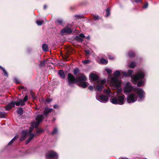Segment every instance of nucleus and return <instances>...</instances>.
I'll return each mask as SVG.
<instances>
[{
  "label": "nucleus",
  "mask_w": 159,
  "mask_h": 159,
  "mask_svg": "<svg viewBox=\"0 0 159 159\" xmlns=\"http://www.w3.org/2000/svg\"><path fill=\"white\" fill-rule=\"evenodd\" d=\"M80 71L78 69H75L74 70L73 73L74 75H76L79 73Z\"/></svg>",
  "instance_id": "cd10ccee"
},
{
  "label": "nucleus",
  "mask_w": 159,
  "mask_h": 159,
  "mask_svg": "<svg viewBox=\"0 0 159 159\" xmlns=\"http://www.w3.org/2000/svg\"><path fill=\"white\" fill-rule=\"evenodd\" d=\"M47 159H57L58 156L57 153L53 151H51L46 155Z\"/></svg>",
  "instance_id": "9b49d317"
},
{
  "label": "nucleus",
  "mask_w": 159,
  "mask_h": 159,
  "mask_svg": "<svg viewBox=\"0 0 159 159\" xmlns=\"http://www.w3.org/2000/svg\"><path fill=\"white\" fill-rule=\"evenodd\" d=\"M19 137L17 135H16L8 143V145H10L15 140H16Z\"/></svg>",
  "instance_id": "6ab92c4d"
},
{
  "label": "nucleus",
  "mask_w": 159,
  "mask_h": 159,
  "mask_svg": "<svg viewBox=\"0 0 159 159\" xmlns=\"http://www.w3.org/2000/svg\"><path fill=\"white\" fill-rule=\"evenodd\" d=\"M43 21L42 20H37L36 21L37 24L39 25H40L42 24Z\"/></svg>",
  "instance_id": "c756f323"
},
{
  "label": "nucleus",
  "mask_w": 159,
  "mask_h": 159,
  "mask_svg": "<svg viewBox=\"0 0 159 159\" xmlns=\"http://www.w3.org/2000/svg\"><path fill=\"white\" fill-rule=\"evenodd\" d=\"M30 94H31V96L34 99L35 98L34 93H33V92H31Z\"/></svg>",
  "instance_id": "72a5a7b5"
},
{
  "label": "nucleus",
  "mask_w": 159,
  "mask_h": 159,
  "mask_svg": "<svg viewBox=\"0 0 159 159\" xmlns=\"http://www.w3.org/2000/svg\"><path fill=\"white\" fill-rule=\"evenodd\" d=\"M121 159H128L127 158H122Z\"/></svg>",
  "instance_id": "09e8293b"
},
{
  "label": "nucleus",
  "mask_w": 159,
  "mask_h": 159,
  "mask_svg": "<svg viewBox=\"0 0 159 159\" xmlns=\"http://www.w3.org/2000/svg\"><path fill=\"white\" fill-rule=\"evenodd\" d=\"M57 23L60 25H62L63 21L62 20H57Z\"/></svg>",
  "instance_id": "2f4dec72"
},
{
  "label": "nucleus",
  "mask_w": 159,
  "mask_h": 159,
  "mask_svg": "<svg viewBox=\"0 0 159 159\" xmlns=\"http://www.w3.org/2000/svg\"><path fill=\"white\" fill-rule=\"evenodd\" d=\"M85 36L82 34H80L79 36H76L75 37V39L78 41L82 42L83 40V39L85 38Z\"/></svg>",
  "instance_id": "4468645a"
},
{
  "label": "nucleus",
  "mask_w": 159,
  "mask_h": 159,
  "mask_svg": "<svg viewBox=\"0 0 159 159\" xmlns=\"http://www.w3.org/2000/svg\"><path fill=\"white\" fill-rule=\"evenodd\" d=\"M52 100V99L50 98H48L46 100V102H51Z\"/></svg>",
  "instance_id": "c9c22d12"
},
{
  "label": "nucleus",
  "mask_w": 159,
  "mask_h": 159,
  "mask_svg": "<svg viewBox=\"0 0 159 159\" xmlns=\"http://www.w3.org/2000/svg\"><path fill=\"white\" fill-rule=\"evenodd\" d=\"M109 58L110 59H111V60H112L113 59V58H112V57H110Z\"/></svg>",
  "instance_id": "de8ad7c7"
},
{
  "label": "nucleus",
  "mask_w": 159,
  "mask_h": 159,
  "mask_svg": "<svg viewBox=\"0 0 159 159\" xmlns=\"http://www.w3.org/2000/svg\"><path fill=\"white\" fill-rule=\"evenodd\" d=\"M124 92L126 93H129L133 91V92L138 94L140 99H142L144 98L145 92L143 90L140 88L133 87L131 86L130 83L129 82L125 84L124 88Z\"/></svg>",
  "instance_id": "7ed1b4c3"
},
{
  "label": "nucleus",
  "mask_w": 159,
  "mask_h": 159,
  "mask_svg": "<svg viewBox=\"0 0 159 159\" xmlns=\"http://www.w3.org/2000/svg\"><path fill=\"white\" fill-rule=\"evenodd\" d=\"M133 73V71L131 70H128L127 75L126 73H124L125 76H127L131 77L132 82L134 84H136L137 81L139 80L137 84V86L138 87H140L144 84V81L142 80L145 76V75L142 70H139L134 76L132 75Z\"/></svg>",
  "instance_id": "f03ea898"
},
{
  "label": "nucleus",
  "mask_w": 159,
  "mask_h": 159,
  "mask_svg": "<svg viewBox=\"0 0 159 159\" xmlns=\"http://www.w3.org/2000/svg\"><path fill=\"white\" fill-rule=\"evenodd\" d=\"M15 81L16 83L18 84H19L20 83V81L19 79L17 78H15Z\"/></svg>",
  "instance_id": "473e14b6"
},
{
  "label": "nucleus",
  "mask_w": 159,
  "mask_h": 159,
  "mask_svg": "<svg viewBox=\"0 0 159 159\" xmlns=\"http://www.w3.org/2000/svg\"><path fill=\"white\" fill-rule=\"evenodd\" d=\"M45 63L44 61H41L40 62V66H42L44 65Z\"/></svg>",
  "instance_id": "58836bf2"
},
{
  "label": "nucleus",
  "mask_w": 159,
  "mask_h": 159,
  "mask_svg": "<svg viewBox=\"0 0 159 159\" xmlns=\"http://www.w3.org/2000/svg\"><path fill=\"white\" fill-rule=\"evenodd\" d=\"M138 96L136 94L132 93L129 94L127 98V102L128 103H132L136 102Z\"/></svg>",
  "instance_id": "6e6552de"
},
{
  "label": "nucleus",
  "mask_w": 159,
  "mask_h": 159,
  "mask_svg": "<svg viewBox=\"0 0 159 159\" xmlns=\"http://www.w3.org/2000/svg\"><path fill=\"white\" fill-rule=\"evenodd\" d=\"M27 134V132L26 131H23L22 132L21 137L20 139V141H22L25 139Z\"/></svg>",
  "instance_id": "2eb2a0df"
},
{
  "label": "nucleus",
  "mask_w": 159,
  "mask_h": 159,
  "mask_svg": "<svg viewBox=\"0 0 159 159\" xmlns=\"http://www.w3.org/2000/svg\"><path fill=\"white\" fill-rule=\"evenodd\" d=\"M67 79L68 84L70 86L76 83L83 88H85L89 85L88 83L85 82L87 80L86 77L82 73H79L75 79L71 73H69L68 75Z\"/></svg>",
  "instance_id": "f257e3e1"
},
{
  "label": "nucleus",
  "mask_w": 159,
  "mask_h": 159,
  "mask_svg": "<svg viewBox=\"0 0 159 159\" xmlns=\"http://www.w3.org/2000/svg\"><path fill=\"white\" fill-rule=\"evenodd\" d=\"M53 108L55 109L58 108V106L57 105H54L53 106Z\"/></svg>",
  "instance_id": "37998d69"
},
{
  "label": "nucleus",
  "mask_w": 159,
  "mask_h": 159,
  "mask_svg": "<svg viewBox=\"0 0 159 159\" xmlns=\"http://www.w3.org/2000/svg\"><path fill=\"white\" fill-rule=\"evenodd\" d=\"M100 62L103 64H106L107 63L108 61L104 58H101L100 60Z\"/></svg>",
  "instance_id": "412c9836"
},
{
  "label": "nucleus",
  "mask_w": 159,
  "mask_h": 159,
  "mask_svg": "<svg viewBox=\"0 0 159 159\" xmlns=\"http://www.w3.org/2000/svg\"><path fill=\"white\" fill-rule=\"evenodd\" d=\"M18 114L20 115H22L23 113V110L22 108H19L17 111Z\"/></svg>",
  "instance_id": "5701e85b"
},
{
  "label": "nucleus",
  "mask_w": 159,
  "mask_h": 159,
  "mask_svg": "<svg viewBox=\"0 0 159 159\" xmlns=\"http://www.w3.org/2000/svg\"><path fill=\"white\" fill-rule=\"evenodd\" d=\"M148 4L147 2H146L145 5L143 7V8H146L148 7Z\"/></svg>",
  "instance_id": "f704fd0d"
},
{
  "label": "nucleus",
  "mask_w": 159,
  "mask_h": 159,
  "mask_svg": "<svg viewBox=\"0 0 159 159\" xmlns=\"http://www.w3.org/2000/svg\"><path fill=\"white\" fill-rule=\"evenodd\" d=\"M96 98L101 102L106 103L108 102V97L103 95H96Z\"/></svg>",
  "instance_id": "9d476101"
},
{
  "label": "nucleus",
  "mask_w": 159,
  "mask_h": 159,
  "mask_svg": "<svg viewBox=\"0 0 159 159\" xmlns=\"http://www.w3.org/2000/svg\"><path fill=\"white\" fill-rule=\"evenodd\" d=\"M90 77V79L92 80L94 84V86L96 88L97 90L98 91H101L103 88V85L106 83V80H99L97 75L93 73H91Z\"/></svg>",
  "instance_id": "20e7f679"
},
{
  "label": "nucleus",
  "mask_w": 159,
  "mask_h": 159,
  "mask_svg": "<svg viewBox=\"0 0 159 159\" xmlns=\"http://www.w3.org/2000/svg\"><path fill=\"white\" fill-rule=\"evenodd\" d=\"M141 0H135V2H139Z\"/></svg>",
  "instance_id": "c03bdc74"
},
{
  "label": "nucleus",
  "mask_w": 159,
  "mask_h": 159,
  "mask_svg": "<svg viewBox=\"0 0 159 159\" xmlns=\"http://www.w3.org/2000/svg\"><path fill=\"white\" fill-rule=\"evenodd\" d=\"M0 69L2 70L4 73V75L7 77L8 76V74L5 70L1 66H0Z\"/></svg>",
  "instance_id": "aec40b11"
},
{
  "label": "nucleus",
  "mask_w": 159,
  "mask_h": 159,
  "mask_svg": "<svg viewBox=\"0 0 159 159\" xmlns=\"http://www.w3.org/2000/svg\"><path fill=\"white\" fill-rule=\"evenodd\" d=\"M42 49L44 51H48V46L46 44H43L42 46Z\"/></svg>",
  "instance_id": "a211bd4d"
},
{
  "label": "nucleus",
  "mask_w": 159,
  "mask_h": 159,
  "mask_svg": "<svg viewBox=\"0 0 159 159\" xmlns=\"http://www.w3.org/2000/svg\"><path fill=\"white\" fill-rule=\"evenodd\" d=\"M107 12L106 16H108L110 14V9L109 8H107L106 10Z\"/></svg>",
  "instance_id": "7c9ffc66"
},
{
  "label": "nucleus",
  "mask_w": 159,
  "mask_h": 159,
  "mask_svg": "<svg viewBox=\"0 0 159 159\" xmlns=\"http://www.w3.org/2000/svg\"><path fill=\"white\" fill-rule=\"evenodd\" d=\"M6 116V113L5 112H0V117L4 118Z\"/></svg>",
  "instance_id": "a878e982"
},
{
  "label": "nucleus",
  "mask_w": 159,
  "mask_h": 159,
  "mask_svg": "<svg viewBox=\"0 0 159 159\" xmlns=\"http://www.w3.org/2000/svg\"><path fill=\"white\" fill-rule=\"evenodd\" d=\"M42 131H43V130H41V129L39 130V131H38L37 132H36V135H37L38 134H39L41 133Z\"/></svg>",
  "instance_id": "e433bc0d"
},
{
  "label": "nucleus",
  "mask_w": 159,
  "mask_h": 159,
  "mask_svg": "<svg viewBox=\"0 0 159 159\" xmlns=\"http://www.w3.org/2000/svg\"><path fill=\"white\" fill-rule=\"evenodd\" d=\"M104 92L105 93H106L107 95L110 94L111 93V91L110 89H105Z\"/></svg>",
  "instance_id": "393cba45"
},
{
  "label": "nucleus",
  "mask_w": 159,
  "mask_h": 159,
  "mask_svg": "<svg viewBox=\"0 0 159 159\" xmlns=\"http://www.w3.org/2000/svg\"><path fill=\"white\" fill-rule=\"evenodd\" d=\"M128 55L129 57H134L135 54L133 52H130L129 53Z\"/></svg>",
  "instance_id": "b1692460"
},
{
  "label": "nucleus",
  "mask_w": 159,
  "mask_h": 159,
  "mask_svg": "<svg viewBox=\"0 0 159 159\" xmlns=\"http://www.w3.org/2000/svg\"><path fill=\"white\" fill-rule=\"evenodd\" d=\"M54 110L52 108H49L46 107L45 108L44 111L43 112L44 116L46 117L48 115L49 113L52 112Z\"/></svg>",
  "instance_id": "ddd939ff"
},
{
  "label": "nucleus",
  "mask_w": 159,
  "mask_h": 159,
  "mask_svg": "<svg viewBox=\"0 0 159 159\" xmlns=\"http://www.w3.org/2000/svg\"><path fill=\"white\" fill-rule=\"evenodd\" d=\"M86 38L88 39H89L90 38L89 36L88 37H86Z\"/></svg>",
  "instance_id": "49530a36"
},
{
  "label": "nucleus",
  "mask_w": 159,
  "mask_h": 159,
  "mask_svg": "<svg viewBox=\"0 0 159 159\" xmlns=\"http://www.w3.org/2000/svg\"><path fill=\"white\" fill-rule=\"evenodd\" d=\"M120 74L119 71H117L114 73V76L110 80L108 77V81L112 89H117L120 86L121 82L118 79V77L120 75Z\"/></svg>",
  "instance_id": "39448f33"
},
{
  "label": "nucleus",
  "mask_w": 159,
  "mask_h": 159,
  "mask_svg": "<svg viewBox=\"0 0 159 159\" xmlns=\"http://www.w3.org/2000/svg\"><path fill=\"white\" fill-rule=\"evenodd\" d=\"M89 89L90 90H93V87L92 86H90L89 87Z\"/></svg>",
  "instance_id": "79ce46f5"
},
{
  "label": "nucleus",
  "mask_w": 159,
  "mask_h": 159,
  "mask_svg": "<svg viewBox=\"0 0 159 159\" xmlns=\"http://www.w3.org/2000/svg\"><path fill=\"white\" fill-rule=\"evenodd\" d=\"M43 118V115H38L36 118L37 121L32 123L31 125L34 127H37L39 124L42 121Z\"/></svg>",
  "instance_id": "1a4fd4ad"
},
{
  "label": "nucleus",
  "mask_w": 159,
  "mask_h": 159,
  "mask_svg": "<svg viewBox=\"0 0 159 159\" xmlns=\"http://www.w3.org/2000/svg\"><path fill=\"white\" fill-rule=\"evenodd\" d=\"M47 8V6L46 5H44V9H46Z\"/></svg>",
  "instance_id": "a18cd8bd"
},
{
  "label": "nucleus",
  "mask_w": 159,
  "mask_h": 159,
  "mask_svg": "<svg viewBox=\"0 0 159 159\" xmlns=\"http://www.w3.org/2000/svg\"><path fill=\"white\" fill-rule=\"evenodd\" d=\"M58 74L61 78L63 79L65 78V76L63 71L60 70L58 72Z\"/></svg>",
  "instance_id": "f3484780"
},
{
  "label": "nucleus",
  "mask_w": 159,
  "mask_h": 159,
  "mask_svg": "<svg viewBox=\"0 0 159 159\" xmlns=\"http://www.w3.org/2000/svg\"><path fill=\"white\" fill-rule=\"evenodd\" d=\"M122 90L121 89L117 90V95L116 97L111 98L110 99V102L114 104L123 105L124 103V98L125 96L124 95H119L121 93Z\"/></svg>",
  "instance_id": "423d86ee"
},
{
  "label": "nucleus",
  "mask_w": 159,
  "mask_h": 159,
  "mask_svg": "<svg viewBox=\"0 0 159 159\" xmlns=\"http://www.w3.org/2000/svg\"><path fill=\"white\" fill-rule=\"evenodd\" d=\"M135 66V63L134 62H132L129 65V67L131 68H134Z\"/></svg>",
  "instance_id": "4be33fe9"
},
{
  "label": "nucleus",
  "mask_w": 159,
  "mask_h": 159,
  "mask_svg": "<svg viewBox=\"0 0 159 159\" xmlns=\"http://www.w3.org/2000/svg\"><path fill=\"white\" fill-rule=\"evenodd\" d=\"M93 19L95 20H97L98 19H99V17L98 16H94V17H93Z\"/></svg>",
  "instance_id": "ea45409f"
},
{
  "label": "nucleus",
  "mask_w": 159,
  "mask_h": 159,
  "mask_svg": "<svg viewBox=\"0 0 159 159\" xmlns=\"http://www.w3.org/2000/svg\"><path fill=\"white\" fill-rule=\"evenodd\" d=\"M90 61L89 60H85V61H83V62L84 64H87V63H89Z\"/></svg>",
  "instance_id": "4c0bfd02"
},
{
  "label": "nucleus",
  "mask_w": 159,
  "mask_h": 159,
  "mask_svg": "<svg viewBox=\"0 0 159 159\" xmlns=\"http://www.w3.org/2000/svg\"><path fill=\"white\" fill-rule=\"evenodd\" d=\"M105 70L107 72L108 74H110L112 72V70L110 69L107 68L105 69Z\"/></svg>",
  "instance_id": "c85d7f7f"
},
{
  "label": "nucleus",
  "mask_w": 159,
  "mask_h": 159,
  "mask_svg": "<svg viewBox=\"0 0 159 159\" xmlns=\"http://www.w3.org/2000/svg\"><path fill=\"white\" fill-rule=\"evenodd\" d=\"M72 30L71 28L69 27L68 26L64 28L61 31V33L62 34H64V33H72Z\"/></svg>",
  "instance_id": "f8f14e48"
},
{
  "label": "nucleus",
  "mask_w": 159,
  "mask_h": 159,
  "mask_svg": "<svg viewBox=\"0 0 159 159\" xmlns=\"http://www.w3.org/2000/svg\"><path fill=\"white\" fill-rule=\"evenodd\" d=\"M36 135L35 134H30V136L29 139L26 141V143L27 144L30 141L33 139V138Z\"/></svg>",
  "instance_id": "dca6fc26"
},
{
  "label": "nucleus",
  "mask_w": 159,
  "mask_h": 159,
  "mask_svg": "<svg viewBox=\"0 0 159 159\" xmlns=\"http://www.w3.org/2000/svg\"><path fill=\"white\" fill-rule=\"evenodd\" d=\"M57 128H56L54 129L51 134L52 135H54L57 134Z\"/></svg>",
  "instance_id": "bb28decb"
},
{
  "label": "nucleus",
  "mask_w": 159,
  "mask_h": 159,
  "mask_svg": "<svg viewBox=\"0 0 159 159\" xmlns=\"http://www.w3.org/2000/svg\"><path fill=\"white\" fill-rule=\"evenodd\" d=\"M85 52L87 55H89L90 54L89 51V50H85Z\"/></svg>",
  "instance_id": "a19ab883"
},
{
  "label": "nucleus",
  "mask_w": 159,
  "mask_h": 159,
  "mask_svg": "<svg viewBox=\"0 0 159 159\" xmlns=\"http://www.w3.org/2000/svg\"><path fill=\"white\" fill-rule=\"evenodd\" d=\"M28 99V97L27 95H26L23 100H20L17 102H12L6 106L5 109L6 110H10L12 107H14L15 104L17 106H23L25 104V102Z\"/></svg>",
  "instance_id": "0eeeda50"
}]
</instances>
